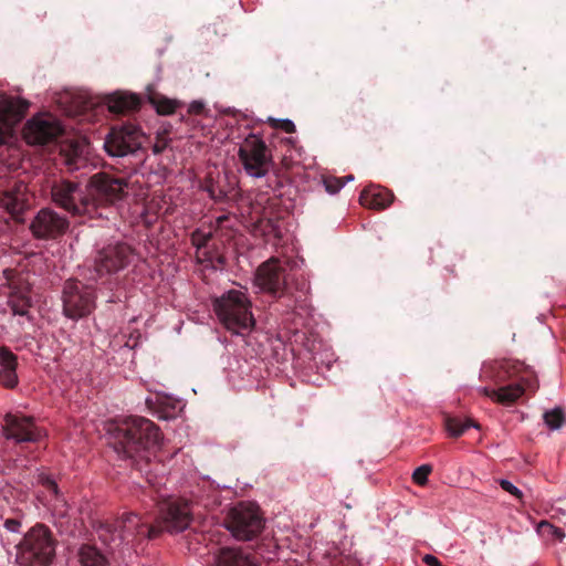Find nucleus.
I'll return each mask as SVG.
<instances>
[{
	"mask_svg": "<svg viewBox=\"0 0 566 566\" xmlns=\"http://www.w3.org/2000/svg\"><path fill=\"white\" fill-rule=\"evenodd\" d=\"M161 432L158 426L144 417H129L117 426L114 433V449L130 459L135 468L145 474L151 489L156 482L151 475L150 454L159 448Z\"/></svg>",
	"mask_w": 566,
	"mask_h": 566,
	"instance_id": "nucleus-1",
	"label": "nucleus"
},
{
	"mask_svg": "<svg viewBox=\"0 0 566 566\" xmlns=\"http://www.w3.org/2000/svg\"><path fill=\"white\" fill-rule=\"evenodd\" d=\"M98 538L111 547L122 544L137 545L146 539H155L163 534V528L136 513H127L115 521L99 522L96 528Z\"/></svg>",
	"mask_w": 566,
	"mask_h": 566,
	"instance_id": "nucleus-2",
	"label": "nucleus"
},
{
	"mask_svg": "<svg viewBox=\"0 0 566 566\" xmlns=\"http://www.w3.org/2000/svg\"><path fill=\"white\" fill-rule=\"evenodd\" d=\"M213 311L221 324L238 335L250 333L255 325L252 303L245 293L230 290L213 300Z\"/></svg>",
	"mask_w": 566,
	"mask_h": 566,
	"instance_id": "nucleus-3",
	"label": "nucleus"
},
{
	"mask_svg": "<svg viewBox=\"0 0 566 566\" xmlns=\"http://www.w3.org/2000/svg\"><path fill=\"white\" fill-rule=\"evenodd\" d=\"M42 192L50 197L59 208L77 216H92V205L86 191V185L63 177H45Z\"/></svg>",
	"mask_w": 566,
	"mask_h": 566,
	"instance_id": "nucleus-4",
	"label": "nucleus"
},
{
	"mask_svg": "<svg viewBox=\"0 0 566 566\" xmlns=\"http://www.w3.org/2000/svg\"><path fill=\"white\" fill-rule=\"evenodd\" d=\"M15 547L20 566H48L55 556L52 532L43 524L31 527Z\"/></svg>",
	"mask_w": 566,
	"mask_h": 566,
	"instance_id": "nucleus-5",
	"label": "nucleus"
},
{
	"mask_svg": "<svg viewBox=\"0 0 566 566\" xmlns=\"http://www.w3.org/2000/svg\"><path fill=\"white\" fill-rule=\"evenodd\" d=\"M158 507V515L155 525L169 533H180L187 530L193 520L191 504L189 501L174 496H163L160 494L154 496Z\"/></svg>",
	"mask_w": 566,
	"mask_h": 566,
	"instance_id": "nucleus-6",
	"label": "nucleus"
},
{
	"mask_svg": "<svg viewBox=\"0 0 566 566\" xmlns=\"http://www.w3.org/2000/svg\"><path fill=\"white\" fill-rule=\"evenodd\" d=\"M132 255L133 249L127 243L108 244L97 251L84 276L91 282H98L125 269L130 263Z\"/></svg>",
	"mask_w": 566,
	"mask_h": 566,
	"instance_id": "nucleus-7",
	"label": "nucleus"
},
{
	"mask_svg": "<svg viewBox=\"0 0 566 566\" xmlns=\"http://www.w3.org/2000/svg\"><path fill=\"white\" fill-rule=\"evenodd\" d=\"M224 524L237 539L251 541L262 532L264 518L254 504L240 503L229 511Z\"/></svg>",
	"mask_w": 566,
	"mask_h": 566,
	"instance_id": "nucleus-8",
	"label": "nucleus"
},
{
	"mask_svg": "<svg viewBox=\"0 0 566 566\" xmlns=\"http://www.w3.org/2000/svg\"><path fill=\"white\" fill-rule=\"evenodd\" d=\"M127 182L123 178L113 177L106 172H97L90 177L86 184L87 197L92 205V214L99 207L114 205L126 195Z\"/></svg>",
	"mask_w": 566,
	"mask_h": 566,
	"instance_id": "nucleus-9",
	"label": "nucleus"
},
{
	"mask_svg": "<svg viewBox=\"0 0 566 566\" xmlns=\"http://www.w3.org/2000/svg\"><path fill=\"white\" fill-rule=\"evenodd\" d=\"M95 292L78 280H67L63 287V312L66 317L78 319L95 308Z\"/></svg>",
	"mask_w": 566,
	"mask_h": 566,
	"instance_id": "nucleus-10",
	"label": "nucleus"
},
{
	"mask_svg": "<svg viewBox=\"0 0 566 566\" xmlns=\"http://www.w3.org/2000/svg\"><path fill=\"white\" fill-rule=\"evenodd\" d=\"M238 156L251 177H263L272 165V155L264 140L250 134L240 145Z\"/></svg>",
	"mask_w": 566,
	"mask_h": 566,
	"instance_id": "nucleus-11",
	"label": "nucleus"
},
{
	"mask_svg": "<svg viewBox=\"0 0 566 566\" xmlns=\"http://www.w3.org/2000/svg\"><path fill=\"white\" fill-rule=\"evenodd\" d=\"M145 134L132 123L113 127L105 138L104 148L109 156L124 157L136 153L145 142Z\"/></svg>",
	"mask_w": 566,
	"mask_h": 566,
	"instance_id": "nucleus-12",
	"label": "nucleus"
},
{
	"mask_svg": "<svg viewBox=\"0 0 566 566\" xmlns=\"http://www.w3.org/2000/svg\"><path fill=\"white\" fill-rule=\"evenodd\" d=\"M70 227L69 219L50 207L40 209L32 218L29 230L36 240H56Z\"/></svg>",
	"mask_w": 566,
	"mask_h": 566,
	"instance_id": "nucleus-13",
	"label": "nucleus"
},
{
	"mask_svg": "<svg viewBox=\"0 0 566 566\" xmlns=\"http://www.w3.org/2000/svg\"><path fill=\"white\" fill-rule=\"evenodd\" d=\"M254 283L260 290L275 298L285 295L286 269L280 259L272 256L261 263L255 271Z\"/></svg>",
	"mask_w": 566,
	"mask_h": 566,
	"instance_id": "nucleus-14",
	"label": "nucleus"
},
{
	"mask_svg": "<svg viewBox=\"0 0 566 566\" xmlns=\"http://www.w3.org/2000/svg\"><path fill=\"white\" fill-rule=\"evenodd\" d=\"M481 376L492 380L495 385L501 386L513 380L522 381L528 385V379L534 378L533 371L524 363L520 360L501 359L484 365Z\"/></svg>",
	"mask_w": 566,
	"mask_h": 566,
	"instance_id": "nucleus-15",
	"label": "nucleus"
},
{
	"mask_svg": "<svg viewBox=\"0 0 566 566\" xmlns=\"http://www.w3.org/2000/svg\"><path fill=\"white\" fill-rule=\"evenodd\" d=\"M0 206L19 222H24V213L30 209V195L24 182L0 181Z\"/></svg>",
	"mask_w": 566,
	"mask_h": 566,
	"instance_id": "nucleus-16",
	"label": "nucleus"
},
{
	"mask_svg": "<svg viewBox=\"0 0 566 566\" xmlns=\"http://www.w3.org/2000/svg\"><path fill=\"white\" fill-rule=\"evenodd\" d=\"M3 420L2 432L8 440L17 443L38 442L43 437V430L35 424L32 417L7 413Z\"/></svg>",
	"mask_w": 566,
	"mask_h": 566,
	"instance_id": "nucleus-17",
	"label": "nucleus"
},
{
	"mask_svg": "<svg viewBox=\"0 0 566 566\" xmlns=\"http://www.w3.org/2000/svg\"><path fill=\"white\" fill-rule=\"evenodd\" d=\"M63 129L52 117L35 116L28 120L23 128V137L30 145H46L54 142Z\"/></svg>",
	"mask_w": 566,
	"mask_h": 566,
	"instance_id": "nucleus-18",
	"label": "nucleus"
},
{
	"mask_svg": "<svg viewBox=\"0 0 566 566\" xmlns=\"http://www.w3.org/2000/svg\"><path fill=\"white\" fill-rule=\"evenodd\" d=\"M9 283L10 293L8 305L14 315L27 316L32 306L31 286L21 274L12 270H4Z\"/></svg>",
	"mask_w": 566,
	"mask_h": 566,
	"instance_id": "nucleus-19",
	"label": "nucleus"
},
{
	"mask_svg": "<svg viewBox=\"0 0 566 566\" xmlns=\"http://www.w3.org/2000/svg\"><path fill=\"white\" fill-rule=\"evenodd\" d=\"M533 382H535V378H530L528 385L522 381H514L509 385H501L499 389L483 387L481 389V394L484 395L485 397L491 398L497 403L511 406L515 403L520 397L523 396L527 388H534Z\"/></svg>",
	"mask_w": 566,
	"mask_h": 566,
	"instance_id": "nucleus-20",
	"label": "nucleus"
},
{
	"mask_svg": "<svg viewBox=\"0 0 566 566\" xmlns=\"http://www.w3.org/2000/svg\"><path fill=\"white\" fill-rule=\"evenodd\" d=\"M213 559L217 566H259L254 555L240 548L221 547L213 554Z\"/></svg>",
	"mask_w": 566,
	"mask_h": 566,
	"instance_id": "nucleus-21",
	"label": "nucleus"
},
{
	"mask_svg": "<svg viewBox=\"0 0 566 566\" xmlns=\"http://www.w3.org/2000/svg\"><path fill=\"white\" fill-rule=\"evenodd\" d=\"M359 200L369 209L384 210L391 205L394 193L380 186H369L361 191Z\"/></svg>",
	"mask_w": 566,
	"mask_h": 566,
	"instance_id": "nucleus-22",
	"label": "nucleus"
},
{
	"mask_svg": "<svg viewBox=\"0 0 566 566\" xmlns=\"http://www.w3.org/2000/svg\"><path fill=\"white\" fill-rule=\"evenodd\" d=\"M140 98L136 94L114 93L106 97V104L111 113L124 114L137 111L140 106Z\"/></svg>",
	"mask_w": 566,
	"mask_h": 566,
	"instance_id": "nucleus-23",
	"label": "nucleus"
},
{
	"mask_svg": "<svg viewBox=\"0 0 566 566\" xmlns=\"http://www.w3.org/2000/svg\"><path fill=\"white\" fill-rule=\"evenodd\" d=\"M212 232H205L201 229H197L191 233L190 241L193 247L197 249V256L200 262H209L212 263V256L209 251L206 249L209 247L210 241L212 240Z\"/></svg>",
	"mask_w": 566,
	"mask_h": 566,
	"instance_id": "nucleus-24",
	"label": "nucleus"
},
{
	"mask_svg": "<svg viewBox=\"0 0 566 566\" xmlns=\"http://www.w3.org/2000/svg\"><path fill=\"white\" fill-rule=\"evenodd\" d=\"M82 566H108L107 558L93 545L83 544L77 552Z\"/></svg>",
	"mask_w": 566,
	"mask_h": 566,
	"instance_id": "nucleus-25",
	"label": "nucleus"
},
{
	"mask_svg": "<svg viewBox=\"0 0 566 566\" xmlns=\"http://www.w3.org/2000/svg\"><path fill=\"white\" fill-rule=\"evenodd\" d=\"M148 101L160 115H171L177 108V103L175 101L169 99L156 92H150L148 94Z\"/></svg>",
	"mask_w": 566,
	"mask_h": 566,
	"instance_id": "nucleus-26",
	"label": "nucleus"
},
{
	"mask_svg": "<svg viewBox=\"0 0 566 566\" xmlns=\"http://www.w3.org/2000/svg\"><path fill=\"white\" fill-rule=\"evenodd\" d=\"M61 155L64 158V164L70 170L80 168V161L82 160V157L78 144H72L67 146V148H62Z\"/></svg>",
	"mask_w": 566,
	"mask_h": 566,
	"instance_id": "nucleus-27",
	"label": "nucleus"
},
{
	"mask_svg": "<svg viewBox=\"0 0 566 566\" xmlns=\"http://www.w3.org/2000/svg\"><path fill=\"white\" fill-rule=\"evenodd\" d=\"M255 228L260 230L263 237L273 235L275 240H280L282 237L281 229L273 219L261 220L255 224Z\"/></svg>",
	"mask_w": 566,
	"mask_h": 566,
	"instance_id": "nucleus-28",
	"label": "nucleus"
},
{
	"mask_svg": "<svg viewBox=\"0 0 566 566\" xmlns=\"http://www.w3.org/2000/svg\"><path fill=\"white\" fill-rule=\"evenodd\" d=\"M474 426L471 420L462 421L459 418L448 417L446 419V427L452 437H460L463 432Z\"/></svg>",
	"mask_w": 566,
	"mask_h": 566,
	"instance_id": "nucleus-29",
	"label": "nucleus"
},
{
	"mask_svg": "<svg viewBox=\"0 0 566 566\" xmlns=\"http://www.w3.org/2000/svg\"><path fill=\"white\" fill-rule=\"evenodd\" d=\"M544 421L549 429L556 430L563 426L565 421V415L560 408H555L544 413Z\"/></svg>",
	"mask_w": 566,
	"mask_h": 566,
	"instance_id": "nucleus-30",
	"label": "nucleus"
},
{
	"mask_svg": "<svg viewBox=\"0 0 566 566\" xmlns=\"http://www.w3.org/2000/svg\"><path fill=\"white\" fill-rule=\"evenodd\" d=\"M0 367L1 369H17L18 367L17 355L7 346L0 347Z\"/></svg>",
	"mask_w": 566,
	"mask_h": 566,
	"instance_id": "nucleus-31",
	"label": "nucleus"
},
{
	"mask_svg": "<svg viewBox=\"0 0 566 566\" xmlns=\"http://www.w3.org/2000/svg\"><path fill=\"white\" fill-rule=\"evenodd\" d=\"M1 384L7 388H14L18 385L17 369H0Z\"/></svg>",
	"mask_w": 566,
	"mask_h": 566,
	"instance_id": "nucleus-32",
	"label": "nucleus"
},
{
	"mask_svg": "<svg viewBox=\"0 0 566 566\" xmlns=\"http://www.w3.org/2000/svg\"><path fill=\"white\" fill-rule=\"evenodd\" d=\"M432 468L429 464H423L417 468L412 473V480L418 485H424L428 481V476L431 473Z\"/></svg>",
	"mask_w": 566,
	"mask_h": 566,
	"instance_id": "nucleus-33",
	"label": "nucleus"
},
{
	"mask_svg": "<svg viewBox=\"0 0 566 566\" xmlns=\"http://www.w3.org/2000/svg\"><path fill=\"white\" fill-rule=\"evenodd\" d=\"M268 123L270 124L271 127L276 128V129H282L283 132H285L287 134H292L295 132V125L290 119H276V118L269 117Z\"/></svg>",
	"mask_w": 566,
	"mask_h": 566,
	"instance_id": "nucleus-34",
	"label": "nucleus"
},
{
	"mask_svg": "<svg viewBox=\"0 0 566 566\" xmlns=\"http://www.w3.org/2000/svg\"><path fill=\"white\" fill-rule=\"evenodd\" d=\"M345 185V180L338 177L324 178V186L328 193H337Z\"/></svg>",
	"mask_w": 566,
	"mask_h": 566,
	"instance_id": "nucleus-35",
	"label": "nucleus"
},
{
	"mask_svg": "<svg viewBox=\"0 0 566 566\" xmlns=\"http://www.w3.org/2000/svg\"><path fill=\"white\" fill-rule=\"evenodd\" d=\"M22 523L19 518L15 517H9L6 518L3 522V527L12 533H20Z\"/></svg>",
	"mask_w": 566,
	"mask_h": 566,
	"instance_id": "nucleus-36",
	"label": "nucleus"
},
{
	"mask_svg": "<svg viewBox=\"0 0 566 566\" xmlns=\"http://www.w3.org/2000/svg\"><path fill=\"white\" fill-rule=\"evenodd\" d=\"M500 485L504 491L509 492L510 494L514 495L517 499H521L523 495L521 490H518L513 483H511L507 480H501Z\"/></svg>",
	"mask_w": 566,
	"mask_h": 566,
	"instance_id": "nucleus-37",
	"label": "nucleus"
},
{
	"mask_svg": "<svg viewBox=\"0 0 566 566\" xmlns=\"http://www.w3.org/2000/svg\"><path fill=\"white\" fill-rule=\"evenodd\" d=\"M188 111L192 115H202L206 112V106L200 101H193L190 103Z\"/></svg>",
	"mask_w": 566,
	"mask_h": 566,
	"instance_id": "nucleus-38",
	"label": "nucleus"
},
{
	"mask_svg": "<svg viewBox=\"0 0 566 566\" xmlns=\"http://www.w3.org/2000/svg\"><path fill=\"white\" fill-rule=\"evenodd\" d=\"M208 192L210 197L217 201L223 200L227 196V193L222 189L216 188L214 186H210L208 188Z\"/></svg>",
	"mask_w": 566,
	"mask_h": 566,
	"instance_id": "nucleus-39",
	"label": "nucleus"
},
{
	"mask_svg": "<svg viewBox=\"0 0 566 566\" xmlns=\"http://www.w3.org/2000/svg\"><path fill=\"white\" fill-rule=\"evenodd\" d=\"M43 486H45L49 491H52L53 493H57V485L54 480H52L50 476L43 475L40 479Z\"/></svg>",
	"mask_w": 566,
	"mask_h": 566,
	"instance_id": "nucleus-40",
	"label": "nucleus"
},
{
	"mask_svg": "<svg viewBox=\"0 0 566 566\" xmlns=\"http://www.w3.org/2000/svg\"><path fill=\"white\" fill-rule=\"evenodd\" d=\"M168 146V142L165 138H158L153 146V153L158 155L161 154Z\"/></svg>",
	"mask_w": 566,
	"mask_h": 566,
	"instance_id": "nucleus-41",
	"label": "nucleus"
},
{
	"mask_svg": "<svg viewBox=\"0 0 566 566\" xmlns=\"http://www.w3.org/2000/svg\"><path fill=\"white\" fill-rule=\"evenodd\" d=\"M541 526H542V527H549V528H553V530H554V534H555L557 537H563V536H564V534H563V532H562V530H560V528H558V527H554V526H553L552 524H549L548 522H543V523L541 524Z\"/></svg>",
	"mask_w": 566,
	"mask_h": 566,
	"instance_id": "nucleus-42",
	"label": "nucleus"
},
{
	"mask_svg": "<svg viewBox=\"0 0 566 566\" xmlns=\"http://www.w3.org/2000/svg\"><path fill=\"white\" fill-rule=\"evenodd\" d=\"M6 113L12 112V101L9 98H4V109Z\"/></svg>",
	"mask_w": 566,
	"mask_h": 566,
	"instance_id": "nucleus-43",
	"label": "nucleus"
},
{
	"mask_svg": "<svg viewBox=\"0 0 566 566\" xmlns=\"http://www.w3.org/2000/svg\"><path fill=\"white\" fill-rule=\"evenodd\" d=\"M217 260H218V262H219L220 264H222V263H223V256H218V258H217Z\"/></svg>",
	"mask_w": 566,
	"mask_h": 566,
	"instance_id": "nucleus-44",
	"label": "nucleus"
},
{
	"mask_svg": "<svg viewBox=\"0 0 566 566\" xmlns=\"http://www.w3.org/2000/svg\"><path fill=\"white\" fill-rule=\"evenodd\" d=\"M224 219H227L226 217H220L218 218V222L221 223Z\"/></svg>",
	"mask_w": 566,
	"mask_h": 566,
	"instance_id": "nucleus-45",
	"label": "nucleus"
},
{
	"mask_svg": "<svg viewBox=\"0 0 566 566\" xmlns=\"http://www.w3.org/2000/svg\"><path fill=\"white\" fill-rule=\"evenodd\" d=\"M345 179H346V180H353V179H354V177L350 175V176H347Z\"/></svg>",
	"mask_w": 566,
	"mask_h": 566,
	"instance_id": "nucleus-46",
	"label": "nucleus"
}]
</instances>
